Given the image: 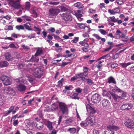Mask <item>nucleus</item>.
Masks as SVG:
<instances>
[{"instance_id": "nucleus-1", "label": "nucleus", "mask_w": 134, "mask_h": 134, "mask_svg": "<svg viewBox=\"0 0 134 134\" xmlns=\"http://www.w3.org/2000/svg\"><path fill=\"white\" fill-rule=\"evenodd\" d=\"M36 64H34V73L35 77L38 78H41L43 74V70L41 68V67L36 68L35 66Z\"/></svg>"}, {"instance_id": "nucleus-2", "label": "nucleus", "mask_w": 134, "mask_h": 134, "mask_svg": "<svg viewBox=\"0 0 134 134\" xmlns=\"http://www.w3.org/2000/svg\"><path fill=\"white\" fill-rule=\"evenodd\" d=\"M10 4L12 7L15 9H19L21 7L19 0H11L10 2Z\"/></svg>"}, {"instance_id": "nucleus-3", "label": "nucleus", "mask_w": 134, "mask_h": 134, "mask_svg": "<svg viewBox=\"0 0 134 134\" xmlns=\"http://www.w3.org/2000/svg\"><path fill=\"white\" fill-rule=\"evenodd\" d=\"M1 80L3 81L5 85L7 86L11 84L12 82V79L7 76L3 75L1 77Z\"/></svg>"}, {"instance_id": "nucleus-4", "label": "nucleus", "mask_w": 134, "mask_h": 134, "mask_svg": "<svg viewBox=\"0 0 134 134\" xmlns=\"http://www.w3.org/2000/svg\"><path fill=\"white\" fill-rule=\"evenodd\" d=\"M107 130L109 131V134H114L115 131H116L119 129V128L118 126L114 125H110L107 127Z\"/></svg>"}, {"instance_id": "nucleus-5", "label": "nucleus", "mask_w": 134, "mask_h": 134, "mask_svg": "<svg viewBox=\"0 0 134 134\" xmlns=\"http://www.w3.org/2000/svg\"><path fill=\"white\" fill-rule=\"evenodd\" d=\"M59 106L60 110L63 114H68V109L67 105L64 103L60 102L59 103Z\"/></svg>"}, {"instance_id": "nucleus-6", "label": "nucleus", "mask_w": 134, "mask_h": 134, "mask_svg": "<svg viewBox=\"0 0 134 134\" xmlns=\"http://www.w3.org/2000/svg\"><path fill=\"white\" fill-rule=\"evenodd\" d=\"M60 14L63 18V19L65 21L69 20L71 18V15L70 13L64 10L63 12H62Z\"/></svg>"}, {"instance_id": "nucleus-7", "label": "nucleus", "mask_w": 134, "mask_h": 134, "mask_svg": "<svg viewBox=\"0 0 134 134\" xmlns=\"http://www.w3.org/2000/svg\"><path fill=\"white\" fill-rule=\"evenodd\" d=\"M133 106L132 104L128 103L123 104L122 105L120 108L123 110H127L131 109Z\"/></svg>"}, {"instance_id": "nucleus-8", "label": "nucleus", "mask_w": 134, "mask_h": 134, "mask_svg": "<svg viewBox=\"0 0 134 134\" xmlns=\"http://www.w3.org/2000/svg\"><path fill=\"white\" fill-rule=\"evenodd\" d=\"M60 12L59 9L52 8L49 10V14L52 16H56Z\"/></svg>"}, {"instance_id": "nucleus-9", "label": "nucleus", "mask_w": 134, "mask_h": 134, "mask_svg": "<svg viewBox=\"0 0 134 134\" xmlns=\"http://www.w3.org/2000/svg\"><path fill=\"white\" fill-rule=\"evenodd\" d=\"M91 100L94 103H98L100 100V96L97 94H95L92 95Z\"/></svg>"}, {"instance_id": "nucleus-10", "label": "nucleus", "mask_w": 134, "mask_h": 134, "mask_svg": "<svg viewBox=\"0 0 134 134\" xmlns=\"http://www.w3.org/2000/svg\"><path fill=\"white\" fill-rule=\"evenodd\" d=\"M124 124L127 127L130 129L134 128V123L133 121L130 119H128L125 122Z\"/></svg>"}, {"instance_id": "nucleus-11", "label": "nucleus", "mask_w": 134, "mask_h": 134, "mask_svg": "<svg viewBox=\"0 0 134 134\" xmlns=\"http://www.w3.org/2000/svg\"><path fill=\"white\" fill-rule=\"evenodd\" d=\"M86 121L88 124L91 125H93L95 122V118L93 116H88L86 118Z\"/></svg>"}, {"instance_id": "nucleus-12", "label": "nucleus", "mask_w": 134, "mask_h": 134, "mask_svg": "<svg viewBox=\"0 0 134 134\" xmlns=\"http://www.w3.org/2000/svg\"><path fill=\"white\" fill-rule=\"evenodd\" d=\"M4 91L5 93L12 96L14 95L15 92L13 88L9 87L5 88L4 89Z\"/></svg>"}, {"instance_id": "nucleus-13", "label": "nucleus", "mask_w": 134, "mask_h": 134, "mask_svg": "<svg viewBox=\"0 0 134 134\" xmlns=\"http://www.w3.org/2000/svg\"><path fill=\"white\" fill-rule=\"evenodd\" d=\"M102 104L104 108L107 109L110 106V103L107 99H104L102 100Z\"/></svg>"}, {"instance_id": "nucleus-14", "label": "nucleus", "mask_w": 134, "mask_h": 134, "mask_svg": "<svg viewBox=\"0 0 134 134\" xmlns=\"http://www.w3.org/2000/svg\"><path fill=\"white\" fill-rule=\"evenodd\" d=\"M86 107L87 111L90 112V115H91V114H93L96 113V111L95 109L92 107L89 104H87Z\"/></svg>"}, {"instance_id": "nucleus-15", "label": "nucleus", "mask_w": 134, "mask_h": 134, "mask_svg": "<svg viewBox=\"0 0 134 134\" xmlns=\"http://www.w3.org/2000/svg\"><path fill=\"white\" fill-rule=\"evenodd\" d=\"M5 59L8 61H12L13 59V57L11 56L9 53L7 52L5 53Z\"/></svg>"}, {"instance_id": "nucleus-16", "label": "nucleus", "mask_w": 134, "mask_h": 134, "mask_svg": "<svg viewBox=\"0 0 134 134\" xmlns=\"http://www.w3.org/2000/svg\"><path fill=\"white\" fill-rule=\"evenodd\" d=\"M107 83H113L114 84H116V83L115 79L112 76H110L108 78Z\"/></svg>"}, {"instance_id": "nucleus-17", "label": "nucleus", "mask_w": 134, "mask_h": 134, "mask_svg": "<svg viewBox=\"0 0 134 134\" xmlns=\"http://www.w3.org/2000/svg\"><path fill=\"white\" fill-rule=\"evenodd\" d=\"M17 88L18 90L21 92H24L26 88L25 86L21 85H18Z\"/></svg>"}, {"instance_id": "nucleus-18", "label": "nucleus", "mask_w": 134, "mask_h": 134, "mask_svg": "<svg viewBox=\"0 0 134 134\" xmlns=\"http://www.w3.org/2000/svg\"><path fill=\"white\" fill-rule=\"evenodd\" d=\"M24 27L29 31H32V30L31 28V24L29 22L26 23L24 25Z\"/></svg>"}, {"instance_id": "nucleus-19", "label": "nucleus", "mask_w": 134, "mask_h": 134, "mask_svg": "<svg viewBox=\"0 0 134 134\" xmlns=\"http://www.w3.org/2000/svg\"><path fill=\"white\" fill-rule=\"evenodd\" d=\"M34 125L37 127L38 129L41 130L43 127L44 124L42 122H39L38 123H37V124L36 123Z\"/></svg>"}, {"instance_id": "nucleus-20", "label": "nucleus", "mask_w": 134, "mask_h": 134, "mask_svg": "<svg viewBox=\"0 0 134 134\" xmlns=\"http://www.w3.org/2000/svg\"><path fill=\"white\" fill-rule=\"evenodd\" d=\"M9 63L6 61H4L0 62V66L2 68L7 67Z\"/></svg>"}, {"instance_id": "nucleus-21", "label": "nucleus", "mask_w": 134, "mask_h": 134, "mask_svg": "<svg viewBox=\"0 0 134 134\" xmlns=\"http://www.w3.org/2000/svg\"><path fill=\"white\" fill-rule=\"evenodd\" d=\"M21 18L25 21H31L32 19V18L29 16H27L26 15L24 16H23L21 17Z\"/></svg>"}, {"instance_id": "nucleus-22", "label": "nucleus", "mask_w": 134, "mask_h": 134, "mask_svg": "<svg viewBox=\"0 0 134 134\" xmlns=\"http://www.w3.org/2000/svg\"><path fill=\"white\" fill-rule=\"evenodd\" d=\"M118 20V18H116L114 16H113L109 17L108 21L113 23H115L117 22Z\"/></svg>"}, {"instance_id": "nucleus-23", "label": "nucleus", "mask_w": 134, "mask_h": 134, "mask_svg": "<svg viewBox=\"0 0 134 134\" xmlns=\"http://www.w3.org/2000/svg\"><path fill=\"white\" fill-rule=\"evenodd\" d=\"M47 126L49 130H51L53 129L52 123L50 121L48 120L47 121Z\"/></svg>"}, {"instance_id": "nucleus-24", "label": "nucleus", "mask_w": 134, "mask_h": 134, "mask_svg": "<svg viewBox=\"0 0 134 134\" xmlns=\"http://www.w3.org/2000/svg\"><path fill=\"white\" fill-rule=\"evenodd\" d=\"M76 25L80 27L81 29H85V28L88 29L87 26L83 24H79L77 23L76 24Z\"/></svg>"}, {"instance_id": "nucleus-25", "label": "nucleus", "mask_w": 134, "mask_h": 134, "mask_svg": "<svg viewBox=\"0 0 134 134\" xmlns=\"http://www.w3.org/2000/svg\"><path fill=\"white\" fill-rule=\"evenodd\" d=\"M74 5L75 7H77L79 9H81L84 7L83 5L81 3L79 2L75 3Z\"/></svg>"}, {"instance_id": "nucleus-26", "label": "nucleus", "mask_w": 134, "mask_h": 134, "mask_svg": "<svg viewBox=\"0 0 134 134\" xmlns=\"http://www.w3.org/2000/svg\"><path fill=\"white\" fill-rule=\"evenodd\" d=\"M67 131L69 132L70 133H74L76 131V130L74 127L70 128L67 130Z\"/></svg>"}, {"instance_id": "nucleus-27", "label": "nucleus", "mask_w": 134, "mask_h": 134, "mask_svg": "<svg viewBox=\"0 0 134 134\" xmlns=\"http://www.w3.org/2000/svg\"><path fill=\"white\" fill-rule=\"evenodd\" d=\"M74 119L73 117H71L68 119H67L65 120V123L66 124L70 123L74 121Z\"/></svg>"}, {"instance_id": "nucleus-28", "label": "nucleus", "mask_w": 134, "mask_h": 134, "mask_svg": "<svg viewBox=\"0 0 134 134\" xmlns=\"http://www.w3.org/2000/svg\"><path fill=\"white\" fill-rule=\"evenodd\" d=\"M82 10H77V12H75L74 15L76 16L82 17V15L81 14L82 12Z\"/></svg>"}, {"instance_id": "nucleus-29", "label": "nucleus", "mask_w": 134, "mask_h": 134, "mask_svg": "<svg viewBox=\"0 0 134 134\" xmlns=\"http://www.w3.org/2000/svg\"><path fill=\"white\" fill-rule=\"evenodd\" d=\"M64 80L63 78H62L61 80L58 81V84L56 85L57 87H61L63 86L62 82L64 81Z\"/></svg>"}, {"instance_id": "nucleus-30", "label": "nucleus", "mask_w": 134, "mask_h": 134, "mask_svg": "<svg viewBox=\"0 0 134 134\" xmlns=\"http://www.w3.org/2000/svg\"><path fill=\"white\" fill-rule=\"evenodd\" d=\"M39 58H36L34 56H32L30 60L31 62H38Z\"/></svg>"}, {"instance_id": "nucleus-31", "label": "nucleus", "mask_w": 134, "mask_h": 134, "mask_svg": "<svg viewBox=\"0 0 134 134\" xmlns=\"http://www.w3.org/2000/svg\"><path fill=\"white\" fill-rule=\"evenodd\" d=\"M78 94L75 93H74L71 96V97L73 99H79V97L78 96Z\"/></svg>"}, {"instance_id": "nucleus-32", "label": "nucleus", "mask_w": 134, "mask_h": 134, "mask_svg": "<svg viewBox=\"0 0 134 134\" xmlns=\"http://www.w3.org/2000/svg\"><path fill=\"white\" fill-rule=\"evenodd\" d=\"M4 29L5 30H12L13 27L11 25H6L5 26Z\"/></svg>"}, {"instance_id": "nucleus-33", "label": "nucleus", "mask_w": 134, "mask_h": 134, "mask_svg": "<svg viewBox=\"0 0 134 134\" xmlns=\"http://www.w3.org/2000/svg\"><path fill=\"white\" fill-rule=\"evenodd\" d=\"M43 51L41 49H39L37 50L35 56H38L42 53Z\"/></svg>"}, {"instance_id": "nucleus-34", "label": "nucleus", "mask_w": 134, "mask_h": 134, "mask_svg": "<svg viewBox=\"0 0 134 134\" xmlns=\"http://www.w3.org/2000/svg\"><path fill=\"white\" fill-rule=\"evenodd\" d=\"M15 27L16 29H17L19 31L20 30H24V26L22 25H18L16 26Z\"/></svg>"}, {"instance_id": "nucleus-35", "label": "nucleus", "mask_w": 134, "mask_h": 134, "mask_svg": "<svg viewBox=\"0 0 134 134\" xmlns=\"http://www.w3.org/2000/svg\"><path fill=\"white\" fill-rule=\"evenodd\" d=\"M57 108L58 107L57 105L55 104H53L51 105V108L50 109L51 111H53L57 109Z\"/></svg>"}, {"instance_id": "nucleus-36", "label": "nucleus", "mask_w": 134, "mask_h": 134, "mask_svg": "<svg viewBox=\"0 0 134 134\" xmlns=\"http://www.w3.org/2000/svg\"><path fill=\"white\" fill-rule=\"evenodd\" d=\"M111 94L112 97L114 100H116L119 97L117 94L114 93H111Z\"/></svg>"}, {"instance_id": "nucleus-37", "label": "nucleus", "mask_w": 134, "mask_h": 134, "mask_svg": "<svg viewBox=\"0 0 134 134\" xmlns=\"http://www.w3.org/2000/svg\"><path fill=\"white\" fill-rule=\"evenodd\" d=\"M79 43L82 46L87 47L89 46V44L87 43H86L84 41H80Z\"/></svg>"}, {"instance_id": "nucleus-38", "label": "nucleus", "mask_w": 134, "mask_h": 134, "mask_svg": "<svg viewBox=\"0 0 134 134\" xmlns=\"http://www.w3.org/2000/svg\"><path fill=\"white\" fill-rule=\"evenodd\" d=\"M121 94V95L119 96V98L122 99L124 98L126 96V93L122 91Z\"/></svg>"}, {"instance_id": "nucleus-39", "label": "nucleus", "mask_w": 134, "mask_h": 134, "mask_svg": "<svg viewBox=\"0 0 134 134\" xmlns=\"http://www.w3.org/2000/svg\"><path fill=\"white\" fill-rule=\"evenodd\" d=\"M73 88L72 86L71 85H70L69 86H66L65 87V89L68 90H72Z\"/></svg>"}, {"instance_id": "nucleus-40", "label": "nucleus", "mask_w": 134, "mask_h": 134, "mask_svg": "<svg viewBox=\"0 0 134 134\" xmlns=\"http://www.w3.org/2000/svg\"><path fill=\"white\" fill-rule=\"evenodd\" d=\"M88 125L87 121H82L80 123V125L81 126L86 127Z\"/></svg>"}, {"instance_id": "nucleus-41", "label": "nucleus", "mask_w": 134, "mask_h": 134, "mask_svg": "<svg viewBox=\"0 0 134 134\" xmlns=\"http://www.w3.org/2000/svg\"><path fill=\"white\" fill-rule=\"evenodd\" d=\"M30 4L29 2H26L25 4V8L27 10L30 9Z\"/></svg>"}, {"instance_id": "nucleus-42", "label": "nucleus", "mask_w": 134, "mask_h": 134, "mask_svg": "<svg viewBox=\"0 0 134 134\" xmlns=\"http://www.w3.org/2000/svg\"><path fill=\"white\" fill-rule=\"evenodd\" d=\"M131 64V63L129 62L127 63H121V64L123 67H126L128 66Z\"/></svg>"}, {"instance_id": "nucleus-43", "label": "nucleus", "mask_w": 134, "mask_h": 134, "mask_svg": "<svg viewBox=\"0 0 134 134\" xmlns=\"http://www.w3.org/2000/svg\"><path fill=\"white\" fill-rule=\"evenodd\" d=\"M108 44L109 45V47L112 49L114 47L113 43L112 42H107Z\"/></svg>"}, {"instance_id": "nucleus-44", "label": "nucleus", "mask_w": 134, "mask_h": 134, "mask_svg": "<svg viewBox=\"0 0 134 134\" xmlns=\"http://www.w3.org/2000/svg\"><path fill=\"white\" fill-rule=\"evenodd\" d=\"M79 37H75L74 39L72 40L71 42L72 43H76L79 40Z\"/></svg>"}, {"instance_id": "nucleus-45", "label": "nucleus", "mask_w": 134, "mask_h": 134, "mask_svg": "<svg viewBox=\"0 0 134 134\" xmlns=\"http://www.w3.org/2000/svg\"><path fill=\"white\" fill-rule=\"evenodd\" d=\"M108 56H110V55H109V54L104 55L99 58L98 60H100L102 59H106L107 57H108Z\"/></svg>"}, {"instance_id": "nucleus-46", "label": "nucleus", "mask_w": 134, "mask_h": 134, "mask_svg": "<svg viewBox=\"0 0 134 134\" xmlns=\"http://www.w3.org/2000/svg\"><path fill=\"white\" fill-rule=\"evenodd\" d=\"M99 31L100 32V33L104 35H105L107 34V32L106 31L104 30L103 29H100L99 30Z\"/></svg>"}, {"instance_id": "nucleus-47", "label": "nucleus", "mask_w": 134, "mask_h": 134, "mask_svg": "<svg viewBox=\"0 0 134 134\" xmlns=\"http://www.w3.org/2000/svg\"><path fill=\"white\" fill-rule=\"evenodd\" d=\"M87 82L88 84H90L91 85L93 84L94 83L92 82V80L89 79H86Z\"/></svg>"}, {"instance_id": "nucleus-48", "label": "nucleus", "mask_w": 134, "mask_h": 134, "mask_svg": "<svg viewBox=\"0 0 134 134\" xmlns=\"http://www.w3.org/2000/svg\"><path fill=\"white\" fill-rule=\"evenodd\" d=\"M4 98L3 97L0 96V104H1L4 102Z\"/></svg>"}, {"instance_id": "nucleus-49", "label": "nucleus", "mask_w": 134, "mask_h": 134, "mask_svg": "<svg viewBox=\"0 0 134 134\" xmlns=\"http://www.w3.org/2000/svg\"><path fill=\"white\" fill-rule=\"evenodd\" d=\"M40 119L38 118H35V120L33 121V123L35 125V124L36 123H38L40 121Z\"/></svg>"}, {"instance_id": "nucleus-50", "label": "nucleus", "mask_w": 134, "mask_h": 134, "mask_svg": "<svg viewBox=\"0 0 134 134\" xmlns=\"http://www.w3.org/2000/svg\"><path fill=\"white\" fill-rule=\"evenodd\" d=\"M51 35H52V36L54 37V38L55 39H60V41H63V40L62 39L60 38L59 36H57V35H55L53 34H52Z\"/></svg>"}, {"instance_id": "nucleus-51", "label": "nucleus", "mask_w": 134, "mask_h": 134, "mask_svg": "<svg viewBox=\"0 0 134 134\" xmlns=\"http://www.w3.org/2000/svg\"><path fill=\"white\" fill-rule=\"evenodd\" d=\"M35 33L30 34L28 36V38L30 39H31L35 37Z\"/></svg>"}, {"instance_id": "nucleus-52", "label": "nucleus", "mask_w": 134, "mask_h": 134, "mask_svg": "<svg viewBox=\"0 0 134 134\" xmlns=\"http://www.w3.org/2000/svg\"><path fill=\"white\" fill-rule=\"evenodd\" d=\"M115 92L117 93H120L122 92V90L120 89L119 88H115L114 89Z\"/></svg>"}, {"instance_id": "nucleus-53", "label": "nucleus", "mask_w": 134, "mask_h": 134, "mask_svg": "<svg viewBox=\"0 0 134 134\" xmlns=\"http://www.w3.org/2000/svg\"><path fill=\"white\" fill-rule=\"evenodd\" d=\"M118 66V65L117 63H112L111 65V68L114 69L117 67Z\"/></svg>"}, {"instance_id": "nucleus-54", "label": "nucleus", "mask_w": 134, "mask_h": 134, "mask_svg": "<svg viewBox=\"0 0 134 134\" xmlns=\"http://www.w3.org/2000/svg\"><path fill=\"white\" fill-rule=\"evenodd\" d=\"M93 36L96 37V38L98 40H100L101 38V37L99 36L97 34H94L93 35Z\"/></svg>"}, {"instance_id": "nucleus-55", "label": "nucleus", "mask_w": 134, "mask_h": 134, "mask_svg": "<svg viewBox=\"0 0 134 134\" xmlns=\"http://www.w3.org/2000/svg\"><path fill=\"white\" fill-rule=\"evenodd\" d=\"M14 108V106L13 105L11 107L9 108V110L8 111V113H10L13 111Z\"/></svg>"}, {"instance_id": "nucleus-56", "label": "nucleus", "mask_w": 134, "mask_h": 134, "mask_svg": "<svg viewBox=\"0 0 134 134\" xmlns=\"http://www.w3.org/2000/svg\"><path fill=\"white\" fill-rule=\"evenodd\" d=\"M32 14L34 15V17L35 18L37 17L38 16V15L37 12L34 10H33Z\"/></svg>"}, {"instance_id": "nucleus-57", "label": "nucleus", "mask_w": 134, "mask_h": 134, "mask_svg": "<svg viewBox=\"0 0 134 134\" xmlns=\"http://www.w3.org/2000/svg\"><path fill=\"white\" fill-rule=\"evenodd\" d=\"M119 57V54L118 53H116V54L113 56L112 58L114 59H116Z\"/></svg>"}, {"instance_id": "nucleus-58", "label": "nucleus", "mask_w": 134, "mask_h": 134, "mask_svg": "<svg viewBox=\"0 0 134 134\" xmlns=\"http://www.w3.org/2000/svg\"><path fill=\"white\" fill-rule=\"evenodd\" d=\"M76 91L78 92L79 93H80L82 91V89L79 88H77L75 89Z\"/></svg>"}, {"instance_id": "nucleus-59", "label": "nucleus", "mask_w": 134, "mask_h": 134, "mask_svg": "<svg viewBox=\"0 0 134 134\" xmlns=\"http://www.w3.org/2000/svg\"><path fill=\"white\" fill-rule=\"evenodd\" d=\"M18 119L14 120L13 121V125L14 126H16L18 124Z\"/></svg>"}, {"instance_id": "nucleus-60", "label": "nucleus", "mask_w": 134, "mask_h": 134, "mask_svg": "<svg viewBox=\"0 0 134 134\" xmlns=\"http://www.w3.org/2000/svg\"><path fill=\"white\" fill-rule=\"evenodd\" d=\"M68 64V63L67 62H63L62 64L60 65L61 67L62 68H63L65 65H67Z\"/></svg>"}, {"instance_id": "nucleus-61", "label": "nucleus", "mask_w": 134, "mask_h": 134, "mask_svg": "<svg viewBox=\"0 0 134 134\" xmlns=\"http://www.w3.org/2000/svg\"><path fill=\"white\" fill-rule=\"evenodd\" d=\"M93 134H99V132L97 130H94L93 131Z\"/></svg>"}, {"instance_id": "nucleus-62", "label": "nucleus", "mask_w": 134, "mask_h": 134, "mask_svg": "<svg viewBox=\"0 0 134 134\" xmlns=\"http://www.w3.org/2000/svg\"><path fill=\"white\" fill-rule=\"evenodd\" d=\"M109 13H110L111 14L114 15L115 13V12H114L113 10L109 9L108 10Z\"/></svg>"}, {"instance_id": "nucleus-63", "label": "nucleus", "mask_w": 134, "mask_h": 134, "mask_svg": "<svg viewBox=\"0 0 134 134\" xmlns=\"http://www.w3.org/2000/svg\"><path fill=\"white\" fill-rule=\"evenodd\" d=\"M23 20V19L22 18H20L18 17L17 18V22L21 23L22 21Z\"/></svg>"}, {"instance_id": "nucleus-64", "label": "nucleus", "mask_w": 134, "mask_h": 134, "mask_svg": "<svg viewBox=\"0 0 134 134\" xmlns=\"http://www.w3.org/2000/svg\"><path fill=\"white\" fill-rule=\"evenodd\" d=\"M132 96L133 98V99H134V86L133 87L132 90Z\"/></svg>"}]
</instances>
